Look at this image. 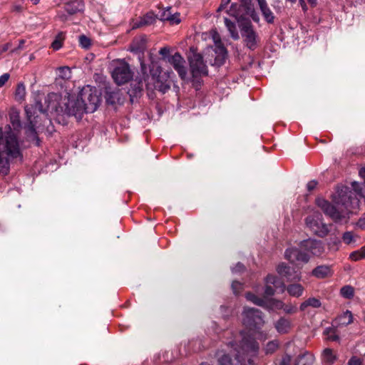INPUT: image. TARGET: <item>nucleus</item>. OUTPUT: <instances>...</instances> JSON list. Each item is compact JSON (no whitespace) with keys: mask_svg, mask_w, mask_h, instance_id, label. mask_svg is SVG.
Listing matches in <instances>:
<instances>
[{"mask_svg":"<svg viewBox=\"0 0 365 365\" xmlns=\"http://www.w3.org/2000/svg\"><path fill=\"white\" fill-rule=\"evenodd\" d=\"M10 122L14 127V130L18 129L20 125L19 115L16 111H13L9 114Z\"/></svg>","mask_w":365,"mask_h":365,"instance_id":"obj_34","label":"nucleus"},{"mask_svg":"<svg viewBox=\"0 0 365 365\" xmlns=\"http://www.w3.org/2000/svg\"><path fill=\"white\" fill-rule=\"evenodd\" d=\"M157 18V15L152 11H149L143 16L140 17V19L133 21V29H138L141 26L151 25L155 22Z\"/></svg>","mask_w":365,"mask_h":365,"instance_id":"obj_15","label":"nucleus"},{"mask_svg":"<svg viewBox=\"0 0 365 365\" xmlns=\"http://www.w3.org/2000/svg\"><path fill=\"white\" fill-rule=\"evenodd\" d=\"M63 41L64 34L61 32L56 36L55 40L52 42L51 47L55 51L59 50L63 46Z\"/></svg>","mask_w":365,"mask_h":365,"instance_id":"obj_33","label":"nucleus"},{"mask_svg":"<svg viewBox=\"0 0 365 365\" xmlns=\"http://www.w3.org/2000/svg\"><path fill=\"white\" fill-rule=\"evenodd\" d=\"M307 227L316 235L319 237H324L327 235L329 230L328 226L322 222V215L318 212L306 218Z\"/></svg>","mask_w":365,"mask_h":365,"instance_id":"obj_10","label":"nucleus"},{"mask_svg":"<svg viewBox=\"0 0 365 365\" xmlns=\"http://www.w3.org/2000/svg\"><path fill=\"white\" fill-rule=\"evenodd\" d=\"M231 0H222L221 4L219 6L217 11L223 10L227 5L230 2Z\"/></svg>","mask_w":365,"mask_h":365,"instance_id":"obj_56","label":"nucleus"},{"mask_svg":"<svg viewBox=\"0 0 365 365\" xmlns=\"http://www.w3.org/2000/svg\"><path fill=\"white\" fill-rule=\"evenodd\" d=\"M9 75L8 73H4L0 76V88L2 87L9 80Z\"/></svg>","mask_w":365,"mask_h":365,"instance_id":"obj_51","label":"nucleus"},{"mask_svg":"<svg viewBox=\"0 0 365 365\" xmlns=\"http://www.w3.org/2000/svg\"><path fill=\"white\" fill-rule=\"evenodd\" d=\"M18 160H21V153L16 134L10 125L0 128V173L7 175L11 164Z\"/></svg>","mask_w":365,"mask_h":365,"instance_id":"obj_3","label":"nucleus"},{"mask_svg":"<svg viewBox=\"0 0 365 365\" xmlns=\"http://www.w3.org/2000/svg\"><path fill=\"white\" fill-rule=\"evenodd\" d=\"M241 34L246 46L251 50L255 49L258 41V36L250 23L243 24Z\"/></svg>","mask_w":365,"mask_h":365,"instance_id":"obj_12","label":"nucleus"},{"mask_svg":"<svg viewBox=\"0 0 365 365\" xmlns=\"http://www.w3.org/2000/svg\"><path fill=\"white\" fill-rule=\"evenodd\" d=\"M58 17L62 20V21H66V18L64 15H58Z\"/></svg>","mask_w":365,"mask_h":365,"instance_id":"obj_64","label":"nucleus"},{"mask_svg":"<svg viewBox=\"0 0 365 365\" xmlns=\"http://www.w3.org/2000/svg\"><path fill=\"white\" fill-rule=\"evenodd\" d=\"M282 309H284V311L286 313H289V314L295 313L297 312V307L293 305L284 304V307L282 308Z\"/></svg>","mask_w":365,"mask_h":365,"instance_id":"obj_49","label":"nucleus"},{"mask_svg":"<svg viewBox=\"0 0 365 365\" xmlns=\"http://www.w3.org/2000/svg\"><path fill=\"white\" fill-rule=\"evenodd\" d=\"M58 71V76L62 79H69L71 77V71L68 66L59 67Z\"/></svg>","mask_w":365,"mask_h":365,"instance_id":"obj_35","label":"nucleus"},{"mask_svg":"<svg viewBox=\"0 0 365 365\" xmlns=\"http://www.w3.org/2000/svg\"><path fill=\"white\" fill-rule=\"evenodd\" d=\"M275 328L279 334H286L291 329V322L286 318H280L275 323Z\"/></svg>","mask_w":365,"mask_h":365,"instance_id":"obj_23","label":"nucleus"},{"mask_svg":"<svg viewBox=\"0 0 365 365\" xmlns=\"http://www.w3.org/2000/svg\"><path fill=\"white\" fill-rule=\"evenodd\" d=\"M312 274L317 278L323 279L332 275V271L329 266L321 265L314 268Z\"/></svg>","mask_w":365,"mask_h":365,"instance_id":"obj_18","label":"nucleus"},{"mask_svg":"<svg viewBox=\"0 0 365 365\" xmlns=\"http://www.w3.org/2000/svg\"><path fill=\"white\" fill-rule=\"evenodd\" d=\"M323 251L319 241L307 240L303 241L299 248H289L285 252V257L292 263H307L310 252L313 255H319Z\"/></svg>","mask_w":365,"mask_h":365,"instance_id":"obj_6","label":"nucleus"},{"mask_svg":"<svg viewBox=\"0 0 365 365\" xmlns=\"http://www.w3.org/2000/svg\"><path fill=\"white\" fill-rule=\"evenodd\" d=\"M225 24L229 31L230 36L234 39H238L240 38L237 29L235 22L231 21L227 18H225Z\"/></svg>","mask_w":365,"mask_h":365,"instance_id":"obj_28","label":"nucleus"},{"mask_svg":"<svg viewBox=\"0 0 365 365\" xmlns=\"http://www.w3.org/2000/svg\"><path fill=\"white\" fill-rule=\"evenodd\" d=\"M350 258L354 261H358L365 258V249L363 248L359 251H355L351 253Z\"/></svg>","mask_w":365,"mask_h":365,"instance_id":"obj_42","label":"nucleus"},{"mask_svg":"<svg viewBox=\"0 0 365 365\" xmlns=\"http://www.w3.org/2000/svg\"><path fill=\"white\" fill-rule=\"evenodd\" d=\"M159 53H160V54H161L163 56L166 55L168 53V49L165 47L162 48H160Z\"/></svg>","mask_w":365,"mask_h":365,"instance_id":"obj_60","label":"nucleus"},{"mask_svg":"<svg viewBox=\"0 0 365 365\" xmlns=\"http://www.w3.org/2000/svg\"><path fill=\"white\" fill-rule=\"evenodd\" d=\"M140 71H141V73H143V79L144 81H145L146 78H148V68H147V66H146L145 63H144V61L141 59H140Z\"/></svg>","mask_w":365,"mask_h":365,"instance_id":"obj_45","label":"nucleus"},{"mask_svg":"<svg viewBox=\"0 0 365 365\" xmlns=\"http://www.w3.org/2000/svg\"><path fill=\"white\" fill-rule=\"evenodd\" d=\"M212 36L215 46L223 45L222 43L221 42L220 36L216 31H213L212 32Z\"/></svg>","mask_w":365,"mask_h":365,"instance_id":"obj_46","label":"nucleus"},{"mask_svg":"<svg viewBox=\"0 0 365 365\" xmlns=\"http://www.w3.org/2000/svg\"><path fill=\"white\" fill-rule=\"evenodd\" d=\"M245 269V267L242 263H237L236 266L232 269L234 272H240Z\"/></svg>","mask_w":365,"mask_h":365,"instance_id":"obj_52","label":"nucleus"},{"mask_svg":"<svg viewBox=\"0 0 365 365\" xmlns=\"http://www.w3.org/2000/svg\"><path fill=\"white\" fill-rule=\"evenodd\" d=\"M291 356L289 355H285L282 357L280 361V365H290L291 363Z\"/></svg>","mask_w":365,"mask_h":365,"instance_id":"obj_50","label":"nucleus"},{"mask_svg":"<svg viewBox=\"0 0 365 365\" xmlns=\"http://www.w3.org/2000/svg\"><path fill=\"white\" fill-rule=\"evenodd\" d=\"M214 51L215 53V63L217 66L222 65L225 63L227 56L226 48L223 45H220L215 46Z\"/></svg>","mask_w":365,"mask_h":365,"instance_id":"obj_19","label":"nucleus"},{"mask_svg":"<svg viewBox=\"0 0 365 365\" xmlns=\"http://www.w3.org/2000/svg\"><path fill=\"white\" fill-rule=\"evenodd\" d=\"M287 290L290 295L299 297L302 294L304 288L299 284H292L287 287Z\"/></svg>","mask_w":365,"mask_h":365,"instance_id":"obj_26","label":"nucleus"},{"mask_svg":"<svg viewBox=\"0 0 365 365\" xmlns=\"http://www.w3.org/2000/svg\"><path fill=\"white\" fill-rule=\"evenodd\" d=\"M10 46L11 44L9 43L0 46L1 52L4 53L6 51L10 48Z\"/></svg>","mask_w":365,"mask_h":365,"instance_id":"obj_57","label":"nucleus"},{"mask_svg":"<svg viewBox=\"0 0 365 365\" xmlns=\"http://www.w3.org/2000/svg\"><path fill=\"white\" fill-rule=\"evenodd\" d=\"M321 306V302L319 299L312 297L309 298L307 300L304 301L300 305V309L302 311H304L308 307H312L313 308H318Z\"/></svg>","mask_w":365,"mask_h":365,"instance_id":"obj_29","label":"nucleus"},{"mask_svg":"<svg viewBox=\"0 0 365 365\" xmlns=\"http://www.w3.org/2000/svg\"><path fill=\"white\" fill-rule=\"evenodd\" d=\"M287 1H289L292 4H294L297 2V0H286ZM299 4L301 6H305V0H299Z\"/></svg>","mask_w":365,"mask_h":365,"instance_id":"obj_58","label":"nucleus"},{"mask_svg":"<svg viewBox=\"0 0 365 365\" xmlns=\"http://www.w3.org/2000/svg\"><path fill=\"white\" fill-rule=\"evenodd\" d=\"M349 365H361V361L356 357H353L350 359Z\"/></svg>","mask_w":365,"mask_h":365,"instance_id":"obj_55","label":"nucleus"},{"mask_svg":"<svg viewBox=\"0 0 365 365\" xmlns=\"http://www.w3.org/2000/svg\"><path fill=\"white\" fill-rule=\"evenodd\" d=\"M14 9L15 11H20L21 10V6H15Z\"/></svg>","mask_w":365,"mask_h":365,"instance_id":"obj_63","label":"nucleus"},{"mask_svg":"<svg viewBox=\"0 0 365 365\" xmlns=\"http://www.w3.org/2000/svg\"><path fill=\"white\" fill-rule=\"evenodd\" d=\"M26 95V88L23 83H19L17 85L16 92H15V97L17 101H22L24 100Z\"/></svg>","mask_w":365,"mask_h":365,"instance_id":"obj_36","label":"nucleus"},{"mask_svg":"<svg viewBox=\"0 0 365 365\" xmlns=\"http://www.w3.org/2000/svg\"><path fill=\"white\" fill-rule=\"evenodd\" d=\"M232 289L235 294H238L242 289V284L237 281H234L232 284Z\"/></svg>","mask_w":365,"mask_h":365,"instance_id":"obj_47","label":"nucleus"},{"mask_svg":"<svg viewBox=\"0 0 365 365\" xmlns=\"http://www.w3.org/2000/svg\"><path fill=\"white\" fill-rule=\"evenodd\" d=\"M277 270L279 274L287 277L288 279H290L289 267H287L285 264L282 263V264H279Z\"/></svg>","mask_w":365,"mask_h":365,"instance_id":"obj_41","label":"nucleus"},{"mask_svg":"<svg viewBox=\"0 0 365 365\" xmlns=\"http://www.w3.org/2000/svg\"><path fill=\"white\" fill-rule=\"evenodd\" d=\"M237 5L236 4H232L230 10H229V14L231 15V16H235L236 19L240 17L242 15L237 12L236 11V8H237Z\"/></svg>","mask_w":365,"mask_h":365,"instance_id":"obj_48","label":"nucleus"},{"mask_svg":"<svg viewBox=\"0 0 365 365\" xmlns=\"http://www.w3.org/2000/svg\"><path fill=\"white\" fill-rule=\"evenodd\" d=\"M159 19L161 21H168L171 24H178L180 22L179 14L178 13L172 14L170 7L160 11Z\"/></svg>","mask_w":365,"mask_h":365,"instance_id":"obj_16","label":"nucleus"},{"mask_svg":"<svg viewBox=\"0 0 365 365\" xmlns=\"http://www.w3.org/2000/svg\"><path fill=\"white\" fill-rule=\"evenodd\" d=\"M317 182L315 180H312L307 183V187L309 191H312L317 187Z\"/></svg>","mask_w":365,"mask_h":365,"instance_id":"obj_54","label":"nucleus"},{"mask_svg":"<svg viewBox=\"0 0 365 365\" xmlns=\"http://www.w3.org/2000/svg\"><path fill=\"white\" fill-rule=\"evenodd\" d=\"M279 347V342L277 340L269 341L264 348L267 354L274 353Z\"/></svg>","mask_w":365,"mask_h":365,"instance_id":"obj_39","label":"nucleus"},{"mask_svg":"<svg viewBox=\"0 0 365 365\" xmlns=\"http://www.w3.org/2000/svg\"><path fill=\"white\" fill-rule=\"evenodd\" d=\"M146 47V38L145 36L137 37L130 44V51L133 52H143Z\"/></svg>","mask_w":365,"mask_h":365,"instance_id":"obj_22","label":"nucleus"},{"mask_svg":"<svg viewBox=\"0 0 365 365\" xmlns=\"http://www.w3.org/2000/svg\"><path fill=\"white\" fill-rule=\"evenodd\" d=\"M346 187H342L334 195L333 200L337 207L322 198L317 200V205L325 215L336 222L346 217L349 212L359 206V200Z\"/></svg>","mask_w":365,"mask_h":365,"instance_id":"obj_2","label":"nucleus"},{"mask_svg":"<svg viewBox=\"0 0 365 365\" xmlns=\"http://www.w3.org/2000/svg\"><path fill=\"white\" fill-rule=\"evenodd\" d=\"M257 1L264 19L268 23H273L274 20V16L272 11L268 7L266 0H257Z\"/></svg>","mask_w":365,"mask_h":365,"instance_id":"obj_20","label":"nucleus"},{"mask_svg":"<svg viewBox=\"0 0 365 365\" xmlns=\"http://www.w3.org/2000/svg\"><path fill=\"white\" fill-rule=\"evenodd\" d=\"M242 323L250 331L260 328L264 321L262 312L254 308H245L242 313Z\"/></svg>","mask_w":365,"mask_h":365,"instance_id":"obj_9","label":"nucleus"},{"mask_svg":"<svg viewBox=\"0 0 365 365\" xmlns=\"http://www.w3.org/2000/svg\"><path fill=\"white\" fill-rule=\"evenodd\" d=\"M323 251L319 241L307 240L303 241L299 248H289L285 252V257L292 263H307L310 252L313 255H319Z\"/></svg>","mask_w":365,"mask_h":365,"instance_id":"obj_5","label":"nucleus"},{"mask_svg":"<svg viewBox=\"0 0 365 365\" xmlns=\"http://www.w3.org/2000/svg\"><path fill=\"white\" fill-rule=\"evenodd\" d=\"M242 3L247 8L246 14L250 15L255 21H258L259 17L256 14L250 0H242Z\"/></svg>","mask_w":365,"mask_h":365,"instance_id":"obj_31","label":"nucleus"},{"mask_svg":"<svg viewBox=\"0 0 365 365\" xmlns=\"http://www.w3.org/2000/svg\"><path fill=\"white\" fill-rule=\"evenodd\" d=\"M246 299L252 302L253 304L260 306V307H266L267 306V299L264 298L259 297L252 293H247Z\"/></svg>","mask_w":365,"mask_h":365,"instance_id":"obj_27","label":"nucleus"},{"mask_svg":"<svg viewBox=\"0 0 365 365\" xmlns=\"http://www.w3.org/2000/svg\"><path fill=\"white\" fill-rule=\"evenodd\" d=\"M314 361V355L311 353L305 352L297 357L294 365H312Z\"/></svg>","mask_w":365,"mask_h":365,"instance_id":"obj_25","label":"nucleus"},{"mask_svg":"<svg viewBox=\"0 0 365 365\" xmlns=\"http://www.w3.org/2000/svg\"><path fill=\"white\" fill-rule=\"evenodd\" d=\"M252 333L241 331L226 341L229 354L220 351L217 353L218 365H250L252 358L259 349Z\"/></svg>","mask_w":365,"mask_h":365,"instance_id":"obj_1","label":"nucleus"},{"mask_svg":"<svg viewBox=\"0 0 365 365\" xmlns=\"http://www.w3.org/2000/svg\"><path fill=\"white\" fill-rule=\"evenodd\" d=\"M307 1L312 5H316L317 0H307Z\"/></svg>","mask_w":365,"mask_h":365,"instance_id":"obj_61","label":"nucleus"},{"mask_svg":"<svg viewBox=\"0 0 365 365\" xmlns=\"http://www.w3.org/2000/svg\"><path fill=\"white\" fill-rule=\"evenodd\" d=\"M79 43L82 48H88L91 45V41L85 35H81L79 36Z\"/></svg>","mask_w":365,"mask_h":365,"instance_id":"obj_43","label":"nucleus"},{"mask_svg":"<svg viewBox=\"0 0 365 365\" xmlns=\"http://www.w3.org/2000/svg\"><path fill=\"white\" fill-rule=\"evenodd\" d=\"M354 288L351 286H344L340 290L341 295L346 299H351L354 297Z\"/></svg>","mask_w":365,"mask_h":365,"instance_id":"obj_38","label":"nucleus"},{"mask_svg":"<svg viewBox=\"0 0 365 365\" xmlns=\"http://www.w3.org/2000/svg\"><path fill=\"white\" fill-rule=\"evenodd\" d=\"M151 72V75H152V79L153 81H155V83H154V88L160 91H161L162 93H165L167 91H168L170 88V86L169 83H168L166 82V81L165 82H163L160 78L161 77L160 76H156L157 75V73H160V71L158 70V68H157V70L155 71V73L151 70L150 71Z\"/></svg>","mask_w":365,"mask_h":365,"instance_id":"obj_17","label":"nucleus"},{"mask_svg":"<svg viewBox=\"0 0 365 365\" xmlns=\"http://www.w3.org/2000/svg\"><path fill=\"white\" fill-rule=\"evenodd\" d=\"M111 76L117 85L121 86L133 78V72L126 61L118 59L113 61L111 63Z\"/></svg>","mask_w":365,"mask_h":365,"instance_id":"obj_7","label":"nucleus"},{"mask_svg":"<svg viewBox=\"0 0 365 365\" xmlns=\"http://www.w3.org/2000/svg\"><path fill=\"white\" fill-rule=\"evenodd\" d=\"M265 282L264 299L266 297L272 296L274 294V289L272 285L275 289L281 288L282 291L284 290V285L283 282L274 275L269 274L265 279Z\"/></svg>","mask_w":365,"mask_h":365,"instance_id":"obj_14","label":"nucleus"},{"mask_svg":"<svg viewBox=\"0 0 365 365\" xmlns=\"http://www.w3.org/2000/svg\"><path fill=\"white\" fill-rule=\"evenodd\" d=\"M169 63L173 66L182 79H185L187 75L185 61L179 53H175L169 58Z\"/></svg>","mask_w":365,"mask_h":365,"instance_id":"obj_13","label":"nucleus"},{"mask_svg":"<svg viewBox=\"0 0 365 365\" xmlns=\"http://www.w3.org/2000/svg\"><path fill=\"white\" fill-rule=\"evenodd\" d=\"M83 4L80 0H70L66 4L65 9L69 14H74L82 11Z\"/></svg>","mask_w":365,"mask_h":365,"instance_id":"obj_21","label":"nucleus"},{"mask_svg":"<svg viewBox=\"0 0 365 365\" xmlns=\"http://www.w3.org/2000/svg\"><path fill=\"white\" fill-rule=\"evenodd\" d=\"M271 304V307L272 309H281L284 307V303L281 301L275 300V299H271L269 302Z\"/></svg>","mask_w":365,"mask_h":365,"instance_id":"obj_44","label":"nucleus"},{"mask_svg":"<svg viewBox=\"0 0 365 365\" xmlns=\"http://www.w3.org/2000/svg\"><path fill=\"white\" fill-rule=\"evenodd\" d=\"M353 322V316L351 312L346 311L341 315L339 316L334 323L339 326H346Z\"/></svg>","mask_w":365,"mask_h":365,"instance_id":"obj_24","label":"nucleus"},{"mask_svg":"<svg viewBox=\"0 0 365 365\" xmlns=\"http://www.w3.org/2000/svg\"><path fill=\"white\" fill-rule=\"evenodd\" d=\"M324 334L327 336V339L330 341H337L339 339V336L336 334V330L335 328H327L324 330Z\"/></svg>","mask_w":365,"mask_h":365,"instance_id":"obj_37","label":"nucleus"},{"mask_svg":"<svg viewBox=\"0 0 365 365\" xmlns=\"http://www.w3.org/2000/svg\"><path fill=\"white\" fill-rule=\"evenodd\" d=\"M358 225L363 228V229H365V220L364 219H362L361 218L359 222H358Z\"/></svg>","mask_w":365,"mask_h":365,"instance_id":"obj_59","label":"nucleus"},{"mask_svg":"<svg viewBox=\"0 0 365 365\" xmlns=\"http://www.w3.org/2000/svg\"><path fill=\"white\" fill-rule=\"evenodd\" d=\"M78 97L85 106L86 113H93L98 108L101 102V97L94 87L84 86L80 91Z\"/></svg>","mask_w":365,"mask_h":365,"instance_id":"obj_8","label":"nucleus"},{"mask_svg":"<svg viewBox=\"0 0 365 365\" xmlns=\"http://www.w3.org/2000/svg\"><path fill=\"white\" fill-rule=\"evenodd\" d=\"M322 360L326 364H331L336 360V355L331 349H325L322 353Z\"/></svg>","mask_w":365,"mask_h":365,"instance_id":"obj_30","label":"nucleus"},{"mask_svg":"<svg viewBox=\"0 0 365 365\" xmlns=\"http://www.w3.org/2000/svg\"><path fill=\"white\" fill-rule=\"evenodd\" d=\"M26 135L27 138L31 141H36V145H38V138L37 137V134L36 130L34 128V125L32 124L31 121L30 125L26 128Z\"/></svg>","mask_w":365,"mask_h":365,"instance_id":"obj_32","label":"nucleus"},{"mask_svg":"<svg viewBox=\"0 0 365 365\" xmlns=\"http://www.w3.org/2000/svg\"><path fill=\"white\" fill-rule=\"evenodd\" d=\"M142 88H143V82H142V80H140V81L138 82V89L141 90Z\"/></svg>","mask_w":365,"mask_h":365,"instance_id":"obj_62","label":"nucleus"},{"mask_svg":"<svg viewBox=\"0 0 365 365\" xmlns=\"http://www.w3.org/2000/svg\"><path fill=\"white\" fill-rule=\"evenodd\" d=\"M47 103L49 110L73 115L77 119H81L83 114L86 113L85 106L78 96L76 98L65 97L62 99L58 93H52L48 95Z\"/></svg>","mask_w":365,"mask_h":365,"instance_id":"obj_4","label":"nucleus"},{"mask_svg":"<svg viewBox=\"0 0 365 365\" xmlns=\"http://www.w3.org/2000/svg\"><path fill=\"white\" fill-rule=\"evenodd\" d=\"M190 71L194 78L207 75V66L202 60L200 53H192L189 56Z\"/></svg>","mask_w":365,"mask_h":365,"instance_id":"obj_11","label":"nucleus"},{"mask_svg":"<svg viewBox=\"0 0 365 365\" xmlns=\"http://www.w3.org/2000/svg\"><path fill=\"white\" fill-rule=\"evenodd\" d=\"M352 187L354 191L360 196H363L361 189L359 188V185L356 182H354L352 183Z\"/></svg>","mask_w":365,"mask_h":365,"instance_id":"obj_53","label":"nucleus"},{"mask_svg":"<svg viewBox=\"0 0 365 365\" xmlns=\"http://www.w3.org/2000/svg\"><path fill=\"white\" fill-rule=\"evenodd\" d=\"M355 235L351 232H346L343 234V242L346 245H350L356 242Z\"/></svg>","mask_w":365,"mask_h":365,"instance_id":"obj_40","label":"nucleus"}]
</instances>
